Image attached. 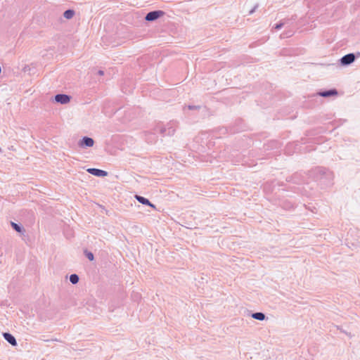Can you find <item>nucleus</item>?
Wrapping results in <instances>:
<instances>
[{
    "label": "nucleus",
    "mask_w": 360,
    "mask_h": 360,
    "mask_svg": "<svg viewBox=\"0 0 360 360\" xmlns=\"http://www.w3.org/2000/svg\"><path fill=\"white\" fill-rule=\"evenodd\" d=\"M87 172L89 174L94 175L96 176L103 177V176H106L108 175V172L106 171H104V170H102L100 169H96V168H89L87 169Z\"/></svg>",
    "instance_id": "obj_5"
},
{
    "label": "nucleus",
    "mask_w": 360,
    "mask_h": 360,
    "mask_svg": "<svg viewBox=\"0 0 360 360\" xmlns=\"http://www.w3.org/2000/svg\"><path fill=\"white\" fill-rule=\"evenodd\" d=\"M283 26V23H278V24H276V26L274 27V28L276 30H279L281 29L282 27Z\"/></svg>",
    "instance_id": "obj_15"
},
{
    "label": "nucleus",
    "mask_w": 360,
    "mask_h": 360,
    "mask_svg": "<svg viewBox=\"0 0 360 360\" xmlns=\"http://www.w3.org/2000/svg\"><path fill=\"white\" fill-rule=\"evenodd\" d=\"M3 336L4 339L10 343L12 346H16L17 345V341L15 338V337L9 333H4Z\"/></svg>",
    "instance_id": "obj_7"
},
{
    "label": "nucleus",
    "mask_w": 360,
    "mask_h": 360,
    "mask_svg": "<svg viewBox=\"0 0 360 360\" xmlns=\"http://www.w3.org/2000/svg\"><path fill=\"white\" fill-rule=\"evenodd\" d=\"M11 226L13 228V229L18 233H21L23 231V229L21 227V226L16 223L11 222Z\"/></svg>",
    "instance_id": "obj_13"
},
{
    "label": "nucleus",
    "mask_w": 360,
    "mask_h": 360,
    "mask_svg": "<svg viewBox=\"0 0 360 360\" xmlns=\"http://www.w3.org/2000/svg\"><path fill=\"white\" fill-rule=\"evenodd\" d=\"M200 106H197V105H188V108L189 110H194V109H197V108H199Z\"/></svg>",
    "instance_id": "obj_16"
},
{
    "label": "nucleus",
    "mask_w": 360,
    "mask_h": 360,
    "mask_svg": "<svg viewBox=\"0 0 360 360\" xmlns=\"http://www.w3.org/2000/svg\"><path fill=\"white\" fill-rule=\"evenodd\" d=\"M252 318L256 320L259 321H263L265 319V314L262 312H255L252 314L251 315Z\"/></svg>",
    "instance_id": "obj_10"
},
{
    "label": "nucleus",
    "mask_w": 360,
    "mask_h": 360,
    "mask_svg": "<svg viewBox=\"0 0 360 360\" xmlns=\"http://www.w3.org/2000/svg\"><path fill=\"white\" fill-rule=\"evenodd\" d=\"M135 198L137 200L138 202H139L140 203L143 204V205H148L151 207H153L155 208V205L153 204H152L148 199L143 197V196H141V195H135Z\"/></svg>",
    "instance_id": "obj_9"
},
{
    "label": "nucleus",
    "mask_w": 360,
    "mask_h": 360,
    "mask_svg": "<svg viewBox=\"0 0 360 360\" xmlns=\"http://www.w3.org/2000/svg\"><path fill=\"white\" fill-rule=\"evenodd\" d=\"M79 278L77 274H73L70 276V281L72 284H77L79 282Z\"/></svg>",
    "instance_id": "obj_12"
},
{
    "label": "nucleus",
    "mask_w": 360,
    "mask_h": 360,
    "mask_svg": "<svg viewBox=\"0 0 360 360\" xmlns=\"http://www.w3.org/2000/svg\"><path fill=\"white\" fill-rule=\"evenodd\" d=\"M85 255H86V257H87L90 261H93V260H94V254H93L92 252L86 251V252H85Z\"/></svg>",
    "instance_id": "obj_14"
},
{
    "label": "nucleus",
    "mask_w": 360,
    "mask_h": 360,
    "mask_svg": "<svg viewBox=\"0 0 360 360\" xmlns=\"http://www.w3.org/2000/svg\"><path fill=\"white\" fill-rule=\"evenodd\" d=\"M317 94L321 97H329L337 95L338 91L333 89L327 91H319Z\"/></svg>",
    "instance_id": "obj_8"
},
{
    "label": "nucleus",
    "mask_w": 360,
    "mask_h": 360,
    "mask_svg": "<svg viewBox=\"0 0 360 360\" xmlns=\"http://www.w3.org/2000/svg\"><path fill=\"white\" fill-rule=\"evenodd\" d=\"M98 74L99 75H103L104 74V72L103 70H98Z\"/></svg>",
    "instance_id": "obj_17"
},
{
    "label": "nucleus",
    "mask_w": 360,
    "mask_h": 360,
    "mask_svg": "<svg viewBox=\"0 0 360 360\" xmlns=\"http://www.w3.org/2000/svg\"><path fill=\"white\" fill-rule=\"evenodd\" d=\"M55 101L61 104H67L70 101V96L67 94H58L55 96Z\"/></svg>",
    "instance_id": "obj_4"
},
{
    "label": "nucleus",
    "mask_w": 360,
    "mask_h": 360,
    "mask_svg": "<svg viewBox=\"0 0 360 360\" xmlns=\"http://www.w3.org/2000/svg\"><path fill=\"white\" fill-rule=\"evenodd\" d=\"M157 130L163 135L172 136L176 130V123L174 122H170L165 127L158 126Z\"/></svg>",
    "instance_id": "obj_1"
},
{
    "label": "nucleus",
    "mask_w": 360,
    "mask_h": 360,
    "mask_svg": "<svg viewBox=\"0 0 360 360\" xmlns=\"http://www.w3.org/2000/svg\"><path fill=\"white\" fill-rule=\"evenodd\" d=\"M94 141L93 139L84 136L79 142V146L82 147H92L94 146Z\"/></svg>",
    "instance_id": "obj_6"
},
{
    "label": "nucleus",
    "mask_w": 360,
    "mask_h": 360,
    "mask_svg": "<svg viewBox=\"0 0 360 360\" xmlns=\"http://www.w3.org/2000/svg\"><path fill=\"white\" fill-rule=\"evenodd\" d=\"M256 9V6L250 11V14H252Z\"/></svg>",
    "instance_id": "obj_18"
},
{
    "label": "nucleus",
    "mask_w": 360,
    "mask_h": 360,
    "mask_svg": "<svg viewBox=\"0 0 360 360\" xmlns=\"http://www.w3.org/2000/svg\"><path fill=\"white\" fill-rule=\"evenodd\" d=\"M75 11L74 10H72V9H68V10H66L64 13H63V16L66 19H71L73 18V16L75 15Z\"/></svg>",
    "instance_id": "obj_11"
},
{
    "label": "nucleus",
    "mask_w": 360,
    "mask_h": 360,
    "mask_svg": "<svg viewBox=\"0 0 360 360\" xmlns=\"http://www.w3.org/2000/svg\"><path fill=\"white\" fill-rule=\"evenodd\" d=\"M356 59L354 53H351L342 56L340 60V64L343 66H347L352 64Z\"/></svg>",
    "instance_id": "obj_2"
},
{
    "label": "nucleus",
    "mask_w": 360,
    "mask_h": 360,
    "mask_svg": "<svg viewBox=\"0 0 360 360\" xmlns=\"http://www.w3.org/2000/svg\"><path fill=\"white\" fill-rule=\"evenodd\" d=\"M164 15L162 11H153L146 14L145 20L146 21H154Z\"/></svg>",
    "instance_id": "obj_3"
}]
</instances>
